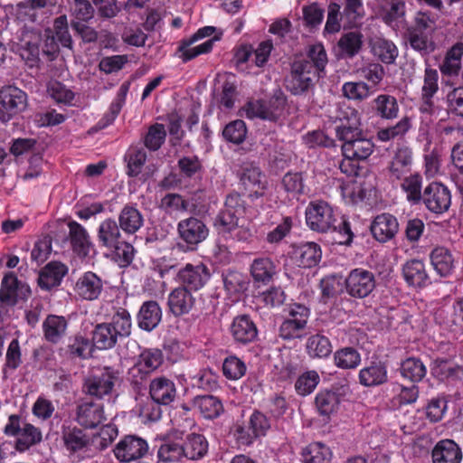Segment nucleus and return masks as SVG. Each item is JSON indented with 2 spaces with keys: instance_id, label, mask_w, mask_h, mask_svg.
I'll return each mask as SVG.
<instances>
[{
  "instance_id": "37998d69",
  "label": "nucleus",
  "mask_w": 463,
  "mask_h": 463,
  "mask_svg": "<svg viewBox=\"0 0 463 463\" xmlns=\"http://www.w3.org/2000/svg\"><path fill=\"white\" fill-rule=\"evenodd\" d=\"M99 242L108 249L117 245L121 240V233L117 222L111 218L104 220L98 228Z\"/></svg>"
},
{
  "instance_id": "1a4fd4ad",
  "label": "nucleus",
  "mask_w": 463,
  "mask_h": 463,
  "mask_svg": "<svg viewBox=\"0 0 463 463\" xmlns=\"http://www.w3.org/2000/svg\"><path fill=\"white\" fill-rule=\"evenodd\" d=\"M309 317V309L302 305L291 307L288 316L279 326V335L284 340L301 338Z\"/></svg>"
},
{
  "instance_id": "473e14b6",
  "label": "nucleus",
  "mask_w": 463,
  "mask_h": 463,
  "mask_svg": "<svg viewBox=\"0 0 463 463\" xmlns=\"http://www.w3.org/2000/svg\"><path fill=\"white\" fill-rule=\"evenodd\" d=\"M375 115L383 119L392 120L399 115L400 107L395 97L380 94L372 101Z\"/></svg>"
},
{
  "instance_id": "20e7f679",
  "label": "nucleus",
  "mask_w": 463,
  "mask_h": 463,
  "mask_svg": "<svg viewBox=\"0 0 463 463\" xmlns=\"http://www.w3.org/2000/svg\"><path fill=\"white\" fill-rule=\"evenodd\" d=\"M335 135L343 142L342 152L348 160L362 161L373 152L374 144L364 137L360 129L358 114L354 109L350 110L345 119H340L335 127Z\"/></svg>"
},
{
  "instance_id": "0eeeda50",
  "label": "nucleus",
  "mask_w": 463,
  "mask_h": 463,
  "mask_svg": "<svg viewBox=\"0 0 463 463\" xmlns=\"http://www.w3.org/2000/svg\"><path fill=\"white\" fill-rule=\"evenodd\" d=\"M119 382V370L113 367H104L85 379L83 390L90 396L102 399L105 396L110 395L115 385Z\"/></svg>"
},
{
  "instance_id": "6e6552de",
  "label": "nucleus",
  "mask_w": 463,
  "mask_h": 463,
  "mask_svg": "<svg viewBox=\"0 0 463 463\" xmlns=\"http://www.w3.org/2000/svg\"><path fill=\"white\" fill-rule=\"evenodd\" d=\"M164 355L157 348L143 350L128 371V380L136 386L142 385L147 375L163 364Z\"/></svg>"
},
{
  "instance_id": "7c9ffc66",
  "label": "nucleus",
  "mask_w": 463,
  "mask_h": 463,
  "mask_svg": "<svg viewBox=\"0 0 463 463\" xmlns=\"http://www.w3.org/2000/svg\"><path fill=\"white\" fill-rule=\"evenodd\" d=\"M321 255V249L315 242L300 244L293 250V258L296 264L303 268L316 266L320 261Z\"/></svg>"
},
{
  "instance_id": "4be33fe9",
  "label": "nucleus",
  "mask_w": 463,
  "mask_h": 463,
  "mask_svg": "<svg viewBox=\"0 0 463 463\" xmlns=\"http://www.w3.org/2000/svg\"><path fill=\"white\" fill-rule=\"evenodd\" d=\"M399 231V223L393 215L382 213L377 215L371 224L373 237L381 242L392 240Z\"/></svg>"
},
{
  "instance_id": "f257e3e1",
  "label": "nucleus",
  "mask_w": 463,
  "mask_h": 463,
  "mask_svg": "<svg viewBox=\"0 0 463 463\" xmlns=\"http://www.w3.org/2000/svg\"><path fill=\"white\" fill-rule=\"evenodd\" d=\"M307 226L317 232H332L333 240L340 245H350L354 232L350 222L328 203L321 200L312 201L306 209Z\"/></svg>"
},
{
  "instance_id": "58836bf2",
  "label": "nucleus",
  "mask_w": 463,
  "mask_h": 463,
  "mask_svg": "<svg viewBox=\"0 0 463 463\" xmlns=\"http://www.w3.org/2000/svg\"><path fill=\"white\" fill-rule=\"evenodd\" d=\"M184 452V458L195 460L203 458L208 450V442L206 439L196 433L188 434L185 440L182 442Z\"/></svg>"
},
{
  "instance_id": "c85d7f7f",
  "label": "nucleus",
  "mask_w": 463,
  "mask_h": 463,
  "mask_svg": "<svg viewBox=\"0 0 463 463\" xmlns=\"http://www.w3.org/2000/svg\"><path fill=\"white\" fill-rule=\"evenodd\" d=\"M66 273L65 265L60 262H50L40 272L38 285L42 289L50 290L61 284Z\"/></svg>"
},
{
  "instance_id": "bf43d9fd",
  "label": "nucleus",
  "mask_w": 463,
  "mask_h": 463,
  "mask_svg": "<svg viewBox=\"0 0 463 463\" xmlns=\"http://www.w3.org/2000/svg\"><path fill=\"white\" fill-rule=\"evenodd\" d=\"M362 43V34L356 32H350L342 35L338 42V46L345 55L353 57L359 52Z\"/></svg>"
},
{
  "instance_id": "6ab92c4d",
  "label": "nucleus",
  "mask_w": 463,
  "mask_h": 463,
  "mask_svg": "<svg viewBox=\"0 0 463 463\" xmlns=\"http://www.w3.org/2000/svg\"><path fill=\"white\" fill-rule=\"evenodd\" d=\"M29 292L28 287L21 283L13 272H8L1 281L0 301L6 306H14L20 295Z\"/></svg>"
},
{
  "instance_id": "774afa93",
  "label": "nucleus",
  "mask_w": 463,
  "mask_h": 463,
  "mask_svg": "<svg viewBox=\"0 0 463 463\" xmlns=\"http://www.w3.org/2000/svg\"><path fill=\"white\" fill-rule=\"evenodd\" d=\"M318 383V373L316 371H307L298 378L295 388L299 395L306 396L315 390Z\"/></svg>"
},
{
  "instance_id": "f704fd0d",
  "label": "nucleus",
  "mask_w": 463,
  "mask_h": 463,
  "mask_svg": "<svg viewBox=\"0 0 463 463\" xmlns=\"http://www.w3.org/2000/svg\"><path fill=\"white\" fill-rule=\"evenodd\" d=\"M215 40V38L208 39L199 45L192 46L197 41L191 36L188 40H184L180 43L176 55L182 59L184 62H187L201 54L209 52L213 49Z\"/></svg>"
},
{
  "instance_id": "de8ad7c7",
  "label": "nucleus",
  "mask_w": 463,
  "mask_h": 463,
  "mask_svg": "<svg viewBox=\"0 0 463 463\" xmlns=\"http://www.w3.org/2000/svg\"><path fill=\"white\" fill-rule=\"evenodd\" d=\"M241 181L246 190L257 195L262 194L267 184L265 176L256 166L246 168L242 173Z\"/></svg>"
},
{
  "instance_id": "412c9836",
  "label": "nucleus",
  "mask_w": 463,
  "mask_h": 463,
  "mask_svg": "<svg viewBox=\"0 0 463 463\" xmlns=\"http://www.w3.org/2000/svg\"><path fill=\"white\" fill-rule=\"evenodd\" d=\"M170 311L176 317L188 314L195 304V298L185 287L174 288L167 299Z\"/></svg>"
},
{
  "instance_id": "3c124183",
  "label": "nucleus",
  "mask_w": 463,
  "mask_h": 463,
  "mask_svg": "<svg viewBox=\"0 0 463 463\" xmlns=\"http://www.w3.org/2000/svg\"><path fill=\"white\" fill-rule=\"evenodd\" d=\"M307 353L312 358H326L332 353L330 340L320 334L308 337L306 344Z\"/></svg>"
},
{
  "instance_id": "4d7b16f0",
  "label": "nucleus",
  "mask_w": 463,
  "mask_h": 463,
  "mask_svg": "<svg viewBox=\"0 0 463 463\" xmlns=\"http://www.w3.org/2000/svg\"><path fill=\"white\" fill-rule=\"evenodd\" d=\"M427 370L423 363L417 358L411 357L403 361L401 365V373L411 382H420L426 375Z\"/></svg>"
},
{
  "instance_id": "c756f323",
  "label": "nucleus",
  "mask_w": 463,
  "mask_h": 463,
  "mask_svg": "<svg viewBox=\"0 0 463 463\" xmlns=\"http://www.w3.org/2000/svg\"><path fill=\"white\" fill-rule=\"evenodd\" d=\"M412 164V151L408 147L399 148L394 156L392 157L389 172L390 177L396 180H401L411 172Z\"/></svg>"
},
{
  "instance_id": "b1692460",
  "label": "nucleus",
  "mask_w": 463,
  "mask_h": 463,
  "mask_svg": "<svg viewBox=\"0 0 463 463\" xmlns=\"http://www.w3.org/2000/svg\"><path fill=\"white\" fill-rule=\"evenodd\" d=\"M68 324L62 316L48 315L43 322L44 339L53 345L59 344L66 336Z\"/></svg>"
},
{
  "instance_id": "ea45409f",
  "label": "nucleus",
  "mask_w": 463,
  "mask_h": 463,
  "mask_svg": "<svg viewBox=\"0 0 463 463\" xmlns=\"http://www.w3.org/2000/svg\"><path fill=\"white\" fill-rule=\"evenodd\" d=\"M70 237L73 250L80 256L86 257L90 250L91 242L87 231L80 223L71 222L69 223Z\"/></svg>"
},
{
  "instance_id": "a211bd4d",
  "label": "nucleus",
  "mask_w": 463,
  "mask_h": 463,
  "mask_svg": "<svg viewBox=\"0 0 463 463\" xmlns=\"http://www.w3.org/2000/svg\"><path fill=\"white\" fill-rule=\"evenodd\" d=\"M76 420L85 428L97 427L106 420L103 405L95 402H81L77 408Z\"/></svg>"
},
{
  "instance_id": "7ed1b4c3",
  "label": "nucleus",
  "mask_w": 463,
  "mask_h": 463,
  "mask_svg": "<svg viewBox=\"0 0 463 463\" xmlns=\"http://www.w3.org/2000/svg\"><path fill=\"white\" fill-rule=\"evenodd\" d=\"M327 63V55L321 43L309 47L307 59L295 61L286 79V88L294 95L307 91L320 77Z\"/></svg>"
},
{
  "instance_id": "6e6d98bb",
  "label": "nucleus",
  "mask_w": 463,
  "mask_h": 463,
  "mask_svg": "<svg viewBox=\"0 0 463 463\" xmlns=\"http://www.w3.org/2000/svg\"><path fill=\"white\" fill-rule=\"evenodd\" d=\"M361 360L360 353L353 347H344L334 354L335 364L341 369H355Z\"/></svg>"
},
{
  "instance_id": "a878e982",
  "label": "nucleus",
  "mask_w": 463,
  "mask_h": 463,
  "mask_svg": "<svg viewBox=\"0 0 463 463\" xmlns=\"http://www.w3.org/2000/svg\"><path fill=\"white\" fill-rule=\"evenodd\" d=\"M402 275L411 287L422 288L430 283L425 264L420 260H411L402 266Z\"/></svg>"
},
{
  "instance_id": "cd10ccee",
  "label": "nucleus",
  "mask_w": 463,
  "mask_h": 463,
  "mask_svg": "<svg viewBox=\"0 0 463 463\" xmlns=\"http://www.w3.org/2000/svg\"><path fill=\"white\" fill-rule=\"evenodd\" d=\"M430 262L435 271L441 277L449 276L455 269V258L451 251L443 246L435 247L430 254Z\"/></svg>"
},
{
  "instance_id": "5701e85b",
  "label": "nucleus",
  "mask_w": 463,
  "mask_h": 463,
  "mask_svg": "<svg viewBox=\"0 0 463 463\" xmlns=\"http://www.w3.org/2000/svg\"><path fill=\"white\" fill-rule=\"evenodd\" d=\"M230 331L233 339L241 344L252 342L258 335L256 325L248 315L234 317Z\"/></svg>"
},
{
  "instance_id": "a18cd8bd",
  "label": "nucleus",
  "mask_w": 463,
  "mask_h": 463,
  "mask_svg": "<svg viewBox=\"0 0 463 463\" xmlns=\"http://www.w3.org/2000/svg\"><path fill=\"white\" fill-rule=\"evenodd\" d=\"M193 404L205 419H214L223 411L221 401L213 395L196 396Z\"/></svg>"
},
{
  "instance_id": "39448f33",
  "label": "nucleus",
  "mask_w": 463,
  "mask_h": 463,
  "mask_svg": "<svg viewBox=\"0 0 463 463\" xmlns=\"http://www.w3.org/2000/svg\"><path fill=\"white\" fill-rule=\"evenodd\" d=\"M4 432L16 438L14 449L19 452L27 451L41 443L43 439V433L39 428L29 422L22 421L16 414L9 416Z\"/></svg>"
},
{
  "instance_id": "f3484780",
  "label": "nucleus",
  "mask_w": 463,
  "mask_h": 463,
  "mask_svg": "<svg viewBox=\"0 0 463 463\" xmlns=\"http://www.w3.org/2000/svg\"><path fill=\"white\" fill-rule=\"evenodd\" d=\"M176 387L171 379L165 376L154 378L149 384L151 399L157 404L168 405L176 397Z\"/></svg>"
},
{
  "instance_id": "4468645a",
  "label": "nucleus",
  "mask_w": 463,
  "mask_h": 463,
  "mask_svg": "<svg viewBox=\"0 0 463 463\" xmlns=\"http://www.w3.org/2000/svg\"><path fill=\"white\" fill-rule=\"evenodd\" d=\"M0 105L9 118L24 112L28 106L25 91L14 85H6L0 90Z\"/></svg>"
},
{
  "instance_id": "603ef678",
  "label": "nucleus",
  "mask_w": 463,
  "mask_h": 463,
  "mask_svg": "<svg viewBox=\"0 0 463 463\" xmlns=\"http://www.w3.org/2000/svg\"><path fill=\"white\" fill-rule=\"evenodd\" d=\"M118 338L127 337L131 333L132 321L130 314L124 308H118L110 322L106 323Z\"/></svg>"
},
{
  "instance_id": "9d476101",
  "label": "nucleus",
  "mask_w": 463,
  "mask_h": 463,
  "mask_svg": "<svg viewBox=\"0 0 463 463\" xmlns=\"http://www.w3.org/2000/svg\"><path fill=\"white\" fill-rule=\"evenodd\" d=\"M177 232L187 249L194 250L207 239L209 229L203 220L191 216L177 223Z\"/></svg>"
},
{
  "instance_id": "2f4dec72",
  "label": "nucleus",
  "mask_w": 463,
  "mask_h": 463,
  "mask_svg": "<svg viewBox=\"0 0 463 463\" xmlns=\"http://www.w3.org/2000/svg\"><path fill=\"white\" fill-rule=\"evenodd\" d=\"M17 38L21 57L26 60H35L39 54V33L34 31L22 29Z\"/></svg>"
},
{
  "instance_id": "f8f14e48",
  "label": "nucleus",
  "mask_w": 463,
  "mask_h": 463,
  "mask_svg": "<svg viewBox=\"0 0 463 463\" xmlns=\"http://www.w3.org/2000/svg\"><path fill=\"white\" fill-rule=\"evenodd\" d=\"M421 203L430 212L443 213L449 210L451 203L450 191L443 184L432 182L424 188Z\"/></svg>"
},
{
  "instance_id": "8fccbe9b",
  "label": "nucleus",
  "mask_w": 463,
  "mask_h": 463,
  "mask_svg": "<svg viewBox=\"0 0 463 463\" xmlns=\"http://www.w3.org/2000/svg\"><path fill=\"white\" fill-rule=\"evenodd\" d=\"M439 74L437 70L427 67L424 71L421 96L424 100L423 110H428L432 105L431 99L439 90Z\"/></svg>"
},
{
  "instance_id": "338daca9",
  "label": "nucleus",
  "mask_w": 463,
  "mask_h": 463,
  "mask_svg": "<svg viewBox=\"0 0 463 463\" xmlns=\"http://www.w3.org/2000/svg\"><path fill=\"white\" fill-rule=\"evenodd\" d=\"M342 91L345 98L354 100H363L371 95L370 87L363 81L345 82L342 87Z\"/></svg>"
},
{
  "instance_id": "c9c22d12",
  "label": "nucleus",
  "mask_w": 463,
  "mask_h": 463,
  "mask_svg": "<svg viewBox=\"0 0 463 463\" xmlns=\"http://www.w3.org/2000/svg\"><path fill=\"white\" fill-rule=\"evenodd\" d=\"M371 51L374 57L385 64H392L398 56V48L390 40L375 37L370 42Z\"/></svg>"
},
{
  "instance_id": "e2e57ef3",
  "label": "nucleus",
  "mask_w": 463,
  "mask_h": 463,
  "mask_svg": "<svg viewBox=\"0 0 463 463\" xmlns=\"http://www.w3.org/2000/svg\"><path fill=\"white\" fill-rule=\"evenodd\" d=\"M223 137L232 143L241 144L247 136V128L243 120L237 119L227 124L222 131Z\"/></svg>"
},
{
  "instance_id": "0e129e2a",
  "label": "nucleus",
  "mask_w": 463,
  "mask_h": 463,
  "mask_svg": "<svg viewBox=\"0 0 463 463\" xmlns=\"http://www.w3.org/2000/svg\"><path fill=\"white\" fill-rule=\"evenodd\" d=\"M92 345L90 341L80 335H75L68 345V352L72 357L86 359L90 355Z\"/></svg>"
},
{
  "instance_id": "a19ab883",
  "label": "nucleus",
  "mask_w": 463,
  "mask_h": 463,
  "mask_svg": "<svg viewBox=\"0 0 463 463\" xmlns=\"http://www.w3.org/2000/svg\"><path fill=\"white\" fill-rule=\"evenodd\" d=\"M402 180L401 189L405 194L406 200L411 205L420 203L423 196L422 176L418 173L410 174Z\"/></svg>"
},
{
  "instance_id": "393cba45",
  "label": "nucleus",
  "mask_w": 463,
  "mask_h": 463,
  "mask_svg": "<svg viewBox=\"0 0 463 463\" xmlns=\"http://www.w3.org/2000/svg\"><path fill=\"white\" fill-rule=\"evenodd\" d=\"M431 458L433 463H460L462 452L454 440L442 439L434 446Z\"/></svg>"
},
{
  "instance_id": "2eb2a0df",
  "label": "nucleus",
  "mask_w": 463,
  "mask_h": 463,
  "mask_svg": "<svg viewBox=\"0 0 463 463\" xmlns=\"http://www.w3.org/2000/svg\"><path fill=\"white\" fill-rule=\"evenodd\" d=\"M209 279V269L203 263L196 265L188 263L177 273V279L182 284L181 287H185L190 291L201 289Z\"/></svg>"
},
{
  "instance_id": "bb28decb",
  "label": "nucleus",
  "mask_w": 463,
  "mask_h": 463,
  "mask_svg": "<svg viewBox=\"0 0 463 463\" xmlns=\"http://www.w3.org/2000/svg\"><path fill=\"white\" fill-rule=\"evenodd\" d=\"M359 383L364 387H373L387 382V368L382 362H372L358 373Z\"/></svg>"
},
{
  "instance_id": "09e8293b",
  "label": "nucleus",
  "mask_w": 463,
  "mask_h": 463,
  "mask_svg": "<svg viewBox=\"0 0 463 463\" xmlns=\"http://www.w3.org/2000/svg\"><path fill=\"white\" fill-rule=\"evenodd\" d=\"M411 128V120L409 117L402 118L396 124L380 128L377 131L376 137L381 142H389L394 139H400Z\"/></svg>"
},
{
  "instance_id": "e433bc0d",
  "label": "nucleus",
  "mask_w": 463,
  "mask_h": 463,
  "mask_svg": "<svg viewBox=\"0 0 463 463\" xmlns=\"http://www.w3.org/2000/svg\"><path fill=\"white\" fill-rule=\"evenodd\" d=\"M54 35L47 37L46 45L51 47V52H56L58 49V43L63 46L71 48L72 40L68 29L67 17L65 15L59 16L55 19Z\"/></svg>"
},
{
  "instance_id": "49530a36",
  "label": "nucleus",
  "mask_w": 463,
  "mask_h": 463,
  "mask_svg": "<svg viewBox=\"0 0 463 463\" xmlns=\"http://www.w3.org/2000/svg\"><path fill=\"white\" fill-rule=\"evenodd\" d=\"M340 404V396L336 392L320 391L315 399V405L321 416L328 417L335 413Z\"/></svg>"
},
{
  "instance_id": "680f3d73",
  "label": "nucleus",
  "mask_w": 463,
  "mask_h": 463,
  "mask_svg": "<svg viewBox=\"0 0 463 463\" xmlns=\"http://www.w3.org/2000/svg\"><path fill=\"white\" fill-rule=\"evenodd\" d=\"M166 137V131L163 124H153L148 128L144 137V144L146 148L152 151L158 150L164 144Z\"/></svg>"
},
{
  "instance_id": "9b49d317",
  "label": "nucleus",
  "mask_w": 463,
  "mask_h": 463,
  "mask_svg": "<svg viewBox=\"0 0 463 463\" xmlns=\"http://www.w3.org/2000/svg\"><path fill=\"white\" fill-rule=\"evenodd\" d=\"M345 283L346 292L351 297L363 298L373 292L376 285V279L372 271L356 268L349 272Z\"/></svg>"
},
{
  "instance_id": "423d86ee",
  "label": "nucleus",
  "mask_w": 463,
  "mask_h": 463,
  "mask_svg": "<svg viewBox=\"0 0 463 463\" xmlns=\"http://www.w3.org/2000/svg\"><path fill=\"white\" fill-rule=\"evenodd\" d=\"M286 98L276 95L268 101L250 100L244 106L248 118H260L270 122H279L285 115Z\"/></svg>"
},
{
  "instance_id": "13d9d810",
  "label": "nucleus",
  "mask_w": 463,
  "mask_h": 463,
  "mask_svg": "<svg viewBox=\"0 0 463 463\" xmlns=\"http://www.w3.org/2000/svg\"><path fill=\"white\" fill-rule=\"evenodd\" d=\"M331 459L332 452L323 443H312L307 449V454L305 455L306 463H330Z\"/></svg>"
},
{
  "instance_id": "69168bd1",
  "label": "nucleus",
  "mask_w": 463,
  "mask_h": 463,
  "mask_svg": "<svg viewBox=\"0 0 463 463\" xmlns=\"http://www.w3.org/2000/svg\"><path fill=\"white\" fill-rule=\"evenodd\" d=\"M222 372L226 378L230 380H239L246 373V365L237 356L231 355L224 359L222 364Z\"/></svg>"
},
{
  "instance_id": "aec40b11",
  "label": "nucleus",
  "mask_w": 463,
  "mask_h": 463,
  "mask_svg": "<svg viewBox=\"0 0 463 463\" xmlns=\"http://www.w3.org/2000/svg\"><path fill=\"white\" fill-rule=\"evenodd\" d=\"M74 289L82 299L95 300L103 290V282L97 274L88 271L78 279Z\"/></svg>"
},
{
  "instance_id": "052dcab7",
  "label": "nucleus",
  "mask_w": 463,
  "mask_h": 463,
  "mask_svg": "<svg viewBox=\"0 0 463 463\" xmlns=\"http://www.w3.org/2000/svg\"><path fill=\"white\" fill-rule=\"evenodd\" d=\"M50 97L57 103L71 105L74 99V92L60 81H50L47 87Z\"/></svg>"
},
{
  "instance_id": "dca6fc26",
  "label": "nucleus",
  "mask_w": 463,
  "mask_h": 463,
  "mask_svg": "<svg viewBox=\"0 0 463 463\" xmlns=\"http://www.w3.org/2000/svg\"><path fill=\"white\" fill-rule=\"evenodd\" d=\"M61 436L63 446L70 453H85L91 447L89 434L77 426H61Z\"/></svg>"
},
{
  "instance_id": "864d4df0",
  "label": "nucleus",
  "mask_w": 463,
  "mask_h": 463,
  "mask_svg": "<svg viewBox=\"0 0 463 463\" xmlns=\"http://www.w3.org/2000/svg\"><path fill=\"white\" fill-rule=\"evenodd\" d=\"M118 221L120 228L129 234L135 233L143 225V217L140 212L128 205L120 212Z\"/></svg>"
},
{
  "instance_id": "ddd939ff",
  "label": "nucleus",
  "mask_w": 463,
  "mask_h": 463,
  "mask_svg": "<svg viewBox=\"0 0 463 463\" xmlns=\"http://www.w3.org/2000/svg\"><path fill=\"white\" fill-rule=\"evenodd\" d=\"M148 451V444L144 439L136 435H128L115 446L113 452L120 462H131L145 456Z\"/></svg>"
},
{
  "instance_id": "5fc2aeb1",
  "label": "nucleus",
  "mask_w": 463,
  "mask_h": 463,
  "mask_svg": "<svg viewBox=\"0 0 463 463\" xmlns=\"http://www.w3.org/2000/svg\"><path fill=\"white\" fill-rule=\"evenodd\" d=\"M118 339V336L106 323L97 325L93 330L92 344L99 350H108L114 347Z\"/></svg>"
},
{
  "instance_id": "c03bdc74",
  "label": "nucleus",
  "mask_w": 463,
  "mask_h": 463,
  "mask_svg": "<svg viewBox=\"0 0 463 463\" xmlns=\"http://www.w3.org/2000/svg\"><path fill=\"white\" fill-rule=\"evenodd\" d=\"M250 274L254 281L266 284L276 274V265L270 258H257L250 265Z\"/></svg>"
},
{
  "instance_id": "4c0bfd02",
  "label": "nucleus",
  "mask_w": 463,
  "mask_h": 463,
  "mask_svg": "<svg viewBox=\"0 0 463 463\" xmlns=\"http://www.w3.org/2000/svg\"><path fill=\"white\" fill-rule=\"evenodd\" d=\"M182 442L178 440L165 439L163 440L156 450L158 462L162 463H178L184 457Z\"/></svg>"
},
{
  "instance_id": "72a5a7b5",
  "label": "nucleus",
  "mask_w": 463,
  "mask_h": 463,
  "mask_svg": "<svg viewBox=\"0 0 463 463\" xmlns=\"http://www.w3.org/2000/svg\"><path fill=\"white\" fill-rule=\"evenodd\" d=\"M162 318V311L156 301H146L141 306L137 323L141 329L151 331L157 326Z\"/></svg>"
},
{
  "instance_id": "f03ea898",
  "label": "nucleus",
  "mask_w": 463,
  "mask_h": 463,
  "mask_svg": "<svg viewBox=\"0 0 463 463\" xmlns=\"http://www.w3.org/2000/svg\"><path fill=\"white\" fill-rule=\"evenodd\" d=\"M214 227L226 239L242 242L251 241L255 231L245 218L244 202L239 194L227 195L223 208L215 218Z\"/></svg>"
},
{
  "instance_id": "79ce46f5",
  "label": "nucleus",
  "mask_w": 463,
  "mask_h": 463,
  "mask_svg": "<svg viewBox=\"0 0 463 463\" xmlns=\"http://www.w3.org/2000/svg\"><path fill=\"white\" fill-rule=\"evenodd\" d=\"M463 56V43H457L447 52L439 66L441 73L448 77H456L461 70V58Z\"/></svg>"
}]
</instances>
